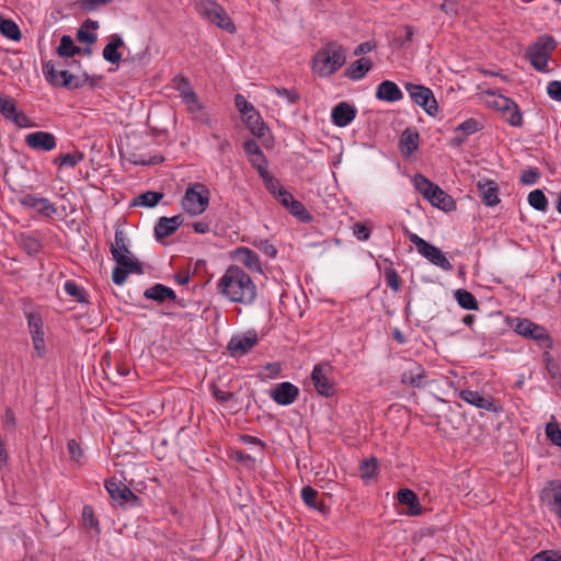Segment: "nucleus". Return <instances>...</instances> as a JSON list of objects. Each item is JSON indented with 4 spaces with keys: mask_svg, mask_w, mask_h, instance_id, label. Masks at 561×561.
Listing matches in <instances>:
<instances>
[{
    "mask_svg": "<svg viewBox=\"0 0 561 561\" xmlns=\"http://www.w3.org/2000/svg\"><path fill=\"white\" fill-rule=\"evenodd\" d=\"M360 478L365 481H369L377 476L378 465L375 458L365 460L360 465Z\"/></svg>",
    "mask_w": 561,
    "mask_h": 561,
    "instance_id": "a19ab883",
    "label": "nucleus"
},
{
    "mask_svg": "<svg viewBox=\"0 0 561 561\" xmlns=\"http://www.w3.org/2000/svg\"><path fill=\"white\" fill-rule=\"evenodd\" d=\"M506 115V121L515 127H519L523 124V116L522 113L518 110L517 104L514 102V108H510L504 112Z\"/></svg>",
    "mask_w": 561,
    "mask_h": 561,
    "instance_id": "603ef678",
    "label": "nucleus"
},
{
    "mask_svg": "<svg viewBox=\"0 0 561 561\" xmlns=\"http://www.w3.org/2000/svg\"><path fill=\"white\" fill-rule=\"evenodd\" d=\"M210 23L228 32L229 34H234L237 32L234 23L232 22V20L230 19V16L228 15L227 11L222 5L220 7L219 11L215 14Z\"/></svg>",
    "mask_w": 561,
    "mask_h": 561,
    "instance_id": "473e14b6",
    "label": "nucleus"
},
{
    "mask_svg": "<svg viewBox=\"0 0 561 561\" xmlns=\"http://www.w3.org/2000/svg\"><path fill=\"white\" fill-rule=\"evenodd\" d=\"M130 252L126 244V236L123 229H116L114 242L111 244V253L113 257Z\"/></svg>",
    "mask_w": 561,
    "mask_h": 561,
    "instance_id": "4c0bfd02",
    "label": "nucleus"
},
{
    "mask_svg": "<svg viewBox=\"0 0 561 561\" xmlns=\"http://www.w3.org/2000/svg\"><path fill=\"white\" fill-rule=\"evenodd\" d=\"M234 104L239 112L241 113V115H247L248 113L255 110L254 106L250 102H248L247 99L241 94H237L234 96Z\"/></svg>",
    "mask_w": 561,
    "mask_h": 561,
    "instance_id": "4d7b16f0",
    "label": "nucleus"
},
{
    "mask_svg": "<svg viewBox=\"0 0 561 561\" xmlns=\"http://www.w3.org/2000/svg\"><path fill=\"white\" fill-rule=\"evenodd\" d=\"M116 265L112 273L114 284L121 286L126 282L129 274H141L142 267L139 261L130 253L119 254L113 257Z\"/></svg>",
    "mask_w": 561,
    "mask_h": 561,
    "instance_id": "0eeeda50",
    "label": "nucleus"
},
{
    "mask_svg": "<svg viewBox=\"0 0 561 561\" xmlns=\"http://www.w3.org/2000/svg\"><path fill=\"white\" fill-rule=\"evenodd\" d=\"M400 380L405 386L422 388L427 383V376L421 364L410 362L408 367L402 371Z\"/></svg>",
    "mask_w": 561,
    "mask_h": 561,
    "instance_id": "a211bd4d",
    "label": "nucleus"
},
{
    "mask_svg": "<svg viewBox=\"0 0 561 561\" xmlns=\"http://www.w3.org/2000/svg\"><path fill=\"white\" fill-rule=\"evenodd\" d=\"M547 370L553 379H561V365L553 360L550 356L547 358Z\"/></svg>",
    "mask_w": 561,
    "mask_h": 561,
    "instance_id": "69168bd1",
    "label": "nucleus"
},
{
    "mask_svg": "<svg viewBox=\"0 0 561 561\" xmlns=\"http://www.w3.org/2000/svg\"><path fill=\"white\" fill-rule=\"evenodd\" d=\"M515 331L519 335L540 342L545 347H551L552 345L547 330L528 319L519 320L516 324Z\"/></svg>",
    "mask_w": 561,
    "mask_h": 561,
    "instance_id": "4468645a",
    "label": "nucleus"
},
{
    "mask_svg": "<svg viewBox=\"0 0 561 561\" xmlns=\"http://www.w3.org/2000/svg\"><path fill=\"white\" fill-rule=\"evenodd\" d=\"M16 112V104L13 98L0 92V113L8 119H11Z\"/></svg>",
    "mask_w": 561,
    "mask_h": 561,
    "instance_id": "ea45409f",
    "label": "nucleus"
},
{
    "mask_svg": "<svg viewBox=\"0 0 561 561\" xmlns=\"http://www.w3.org/2000/svg\"><path fill=\"white\" fill-rule=\"evenodd\" d=\"M49 83L56 87L78 89L83 84L79 77L72 76L68 70H57L53 62H47L43 68Z\"/></svg>",
    "mask_w": 561,
    "mask_h": 561,
    "instance_id": "1a4fd4ad",
    "label": "nucleus"
},
{
    "mask_svg": "<svg viewBox=\"0 0 561 561\" xmlns=\"http://www.w3.org/2000/svg\"><path fill=\"white\" fill-rule=\"evenodd\" d=\"M478 129H479V124L473 118H469V119L465 121L457 127V130L462 131L466 136H470V135L474 134L476 131H478Z\"/></svg>",
    "mask_w": 561,
    "mask_h": 561,
    "instance_id": "bf43d9fd",
    "label": "nucleus"
},
{
    "mask_svg": "<svg viewBox=\"0 0 561 561\" xmlns=\"http://www.w3.org/2000/svg\"><path fill=\"white\" fill-rule=\"evenodd\" d=\"M539 179V173L536 169H528L520 175V182L526 185H534Z\"/></svg>",
    "mask_w": 561,
    "mask_h": 561,
    "instance_id": "e2e57ef3",
    "label": "nucleus"
},
{
    "mask_svg": "<svg viewBox=\"0 0 561 561\" xmlns=\"http://www.w3.org/2000/svg\"><path fill=\"white\" fill-rule=\"evenodd\" d=\"M529 205L540 211H546L548 207V199L541 190L531 191L528 194Z\"/></svg>",
    "mask_w": 561,
    "mask_h": 561,
    "instance_id": "58836bf2",
    "label": "nucleus"
},
{
    "mask_svg": "<svg viewBox=\"0 0 561 561\" xmlns=\"http://www.w3.org/2000/svg\"><path fill=\"white\" fill-rule=\"evenodd\" d=\"M413 185L417 192H420L424 198L430 194L428 192L433 188L434 183L422 174H415L413 176Z\"/></svg>",
    "mask_w": 561,
    "mask_h": 561,
    "instance_id": "37998d69",
    "label": "nucleus"
},
{
    "mask_svg": "<svg viewBox=\"0 0 561 561\" xmlns=\"http://www.w3.org/2000/svg\"><path fill=\"white\" fill-rule=\"evenodd\" d=\"M144 297L162 304L167 300H174L176 298V294L172 288L163 284H154L144 291Z\"/></svg>",
    "mask_w": 561,
    "mask_h": 561,
    "instance_id": "a878e982",
    "label": "nucleus"
},
{
    "mask_svg": "<svg viewBox=\"0 0 561 561\" xmlns=\"http://www.w3.org/2000/svg\"><path fill=\"white\" fill-rule=\"evenodd\" d=\"M554 47L556 42L551 36L539 38L527 51L531 66L538 71H547L548 60Z\"/></svg>",
    "mask_w": 561,
    "mask_h": 561,
    "instance_id": "39448f33",
    "label": "nucleus"
},
{
    "mask_svg": "<svg viewBox=\"0 0 561 561\" xmlns=\"http://www.w3.org/2000/svg\"><path fill=\"white\" fill-rule=\"evenodd\" d=\"M66 294L72 297L76 301L83 302L84 294L83 289L75 280H66L64 285Z\"/></svg>",
    "mask_w": 561,
    "mask_h": 561,
    "instance_id": "c03bdc74",
    "label": "nucleus"
},
{
    "mask_svg": "<svg viewBox=\"0 0 561 561\" xmlns=\"http://www.w3.org/2000/svg\"><path fill=\"white\" fill-rule=\"evenodd\" d=\"M233 259L254 273H262V264L257 254L249 248H238L233 252Z\"/></svg>",
    "mask_w": 561,
    "mask_h": 561,
    "instance_id": "412c9836",
    "label": "nucleus"
},
{
    "mask_svg": "<svg viewBox=\"0 0 561 561\" xmlns=\"http://www.w3.org/2000/svg\"><path fill=\"white\" fill-rule=\"evenodd\" d=\"M259 342L255 331L234 334L228 342L227 350L233 357L248 354Z\"/></svg>",
    "mask_w": 561,
    "mask_h": 561,
    "instance_id": "9d476101",
    "label": "nucleus"
},
{
    "mask_svg": "<svg viewBox=\"0 0 561 561\" xmlns=\"http://www.w3.org/2000/svg\"><path fill=\"white\" fill-rule=\"evenodd\" d=\"M162 197V193L148 191L137 197L136 204L146 207H153L161 201Z\"/></svg>",
    "mask_w": 561,
    "mask_h": 561,
    "instance_id": "79ce46f5",
    "label": "nucleus"
},
{
    "mask_svg": "<svg viewBox=\"0 0 561 561\" xmlns=\"http://www.w3.org/2000/svg\"><path fill=\"white\" fill-rule=\"evenodd\" d=\"M430 194L425 197L433 206L440 208L445 211L455 209V201L444 192L438 185L434 184L433 188L428 192Z\"/></svg>",
    "mask_w": 561,
    "mask_h": 561,
    "instance_id": "5701e85b",
    "label": "nucleus"
},
{
    "mask_svg": "<svg viewBox=\"0 0 561 561\" xmlns=\"http://www.w3.org/2000/svg\"><path fill=\"white\" fill-rule=\"evenodd\" d=\"M250 163L253 168L256 169L257 173L261 175H266L267 172V161L263 152H259L255 156L249 158Z\"/></svg>",
    "mask_w": 561,
    "mask_h": 561,
    "instance_id": "49530a36",
    "label": "nucleus"
},
{
    "mask_svg": "<svg viewBox=\"0 0 561 561\" xmlns=\"http://www.w3.org/2000/svg\"><path fill=\"white\" fill-rule=\"evenodd\" d=\"M220 4L215 0H197L196 11L208 23L214 19L215 14L219 11Z\"/></svg>",
    "mask_w": 561,
    "mask_h": 561,
    "instance_id": "2f4dec72",
    "label": "nucleus"
},
{
    "mask_svg": "<svg viewBox=\"0 0 561 561\" xmlns=\"http://www.w3.org/2000/svg\"><path fill=\"white\" fill-rule=\"evenodd\" d=\"M405 90L412 101L428 115L435 116L438 113V104L431 89L422 84L407 83Z\"/></svg>",
    "mask_w": 561,
    "mask_h": 561,
    "instance_id": "6e6552de",
    "label": "nucleus"
},
{
    "mask_svg": "<svg viewBox=\"0 0 561 561\" xmlns=\"http://www.w3.org/2000/svg\"><path fill=\"white\" fill-rule=\"evenodd\" d=\"M409 240L415 245L417 252L424 256L433 265L440 267L444 271H451L453 264L446 257L445 253L440 249L425 241L416 233L407 231Z\"/></svg>",
    "mask_w": 561,
    "mask_h": 561,
    "instance_id": "20e7f679",
    "label": "nucleus"
},
{
    "mask_svg": "<svg viewBox=\"0 0 561 561\" xmlns=\"http://www.w3.org/2000/svg\"><path fill=\"white\" fill-rule=\"evenodd\" d=\"M210 202L209 188L201 182L187 184L181 199L182 209L191 216H198L205 213Z\"/></svg>",
    "mask_w": 561,
    "mask_h": 561,
    "instance_id": "7ed1b4c3",
    "label": "nucleus"
},
{
    "mask_svg": "<svg viewBox=\"0 0 561 561\" xmlns=\"http://www.w3.org/2000/svg\"><path fill=\"white\" fill-rule=\"evenodd\" d=\"M398 501L409 507L408 514L410 516H417L421 514V504L417 495L410 489H401L397 494Z\"/></svg>",
    "mask_w": 561,
    "mask_h": 561,
    "instance_id": "bb28decb",
    "label": "nucleus"
},
{
    "mask_svg": "<svg viewBox=\"0 0 561 561\" xmlns=\"http://www.w3.org/2000/svg\"><path fill=\"white\" fill-rule=\"evenodd\" d=\"M356 116V108L346 103L341 102L331 111V119L335 126L345 127L350 125Z\"/></svg>",
    "mask_w": 561,
    "mask_h": 561,
    "instance_id": "aec40b11",
    "label": "nucleus"
},
{
    "mask_svg": "<svg viewBox=\"0 0 561 561\" xmlns=\"http://www.w3.org/2000/svg\"><path fill=\"white\" fill-rule=\"evenodd\" d=\"M81 51V48L77 46L69 35H62L60 44L57 48V54L61 57H72Z\"/></svg>",
    "mask_w": 561,
    "mask_h": 561,
    "instance_id": "f704fd0d",
    "label": "nucleus"
},
{
    "mask_svg": "<svg viewBox=\"0 0 561 561\" xmlns=\"http://www.w3.org/2000/svg\"><path fill=\"white\" fill-rule=\"evenodd\" d=\"M68 453L70 459L76 462H80L81 458L83 457V451L80 445L75 439H70L68 442Z\"/></svg>",
    "mask_w": 561,
    "mask_h": 561,
    "instance_id": "13d9d810",
    "label": "nucleus"
},
{
    "mask_svg": "<svg viewBox=\"0 0 561 561\" xmlns=\"http://www.w3.org/2000/svg\"><path fill=\"white\" fill-rule=\"evenodd\" d=\"M123 45L124 42L122 37L119 35H113L103 49V58L111 64H118L122 59L118 48Z\"/></svg>",
    "mask_w": 561,
    "mask_h": 561,
    "instance_id": "c85d7f7f",
    "label": "nucleus"
},
{
    "mask_svg": "<svg viewBox=\"0 0 561 561\" xmlns=\"http://www.w3.org/2000/svg\"><path fill=\"white\" fill-rule=\"evenodd\" d=\"M84 156L82 152L73 151L65 154H60L54 158L53 163L61 168H75L78 163L83 160Z\"/></svg>",
    "mask_w": 561,
    "mask_h": 561,
    "instance_id": "72a5a7b5",
    "label": "nucleus"
},
{
    "mask_svg": "<svg viewBox=\"0 0 561 561\" xmlns=\"http://www.w3.org/2000/svg\"><path fill=\"white\" fill-rule=\"evenodd\" d=\"M353 233L358 240L365 241L369 239L370 230L365 225L357 222L354 225Z\"/></svg>",
    "mask_w": 561,
    "mask_h": 561,
    "instance_id": "774afa93",
    "label": "nucleus"
},
{
    "mask_svg": "<svg viewBox=\"0 0 561 561\" xmlns=\"http://www.w3.org/2000/svg\"><path fill=\"white\" fill-rule=\"evenodd\" d=\"M478 188L482 197V201L486 206L492 207L500 203L499 187L494 181L480 180L478 182Z\"/></svg>",
    "mask_w": 561,
    "mask_h": 561,
    "instance_id": "393cba45",
    "label": "nucleus"
},
{
    "mask_svg": "<svg viewBox=\"0 0 561 561\" xmlns=\"http://www.w3.org/2000/svg\"><path fill=\"white\" fill-rule=\"evenodd\" d=\"M19 204L26 209L35 210L38 215L44 217H53L57 213V208L54 203L46 197H41L34 194L20 196Z\"/></svg>",
    "mask_w": 561,
    "mask_h": 561,
    "instance_id": "ddd939ff",
    "label": "nucleus"
},
{
    "mask_svg": "<svg viewBox=\"0 0 561 561\" xmlns=\"http://www.w3.org/2000/svg\"><path fill=\"white\" fill-rule=\"evenodd\" d=\"M492 105L497 110V111H501V112H505L510 108H514V101L506 98V96H503V95H497L494 98V100L492 101Z\"/></svg>",
    "mask_w": 561,
    "mask_h": 561,
    "instance_id": "6e6d98bb",
    "label": "nucleus"
},
{
    "mask_svg": "<svg viewBox=\"0 0 561 561\" xmlns=\"http://www.w3.org/2000/svg\"><path fill=\"white\" fill-rule=\"evenodd\" d=\"M548 95L556 101H561V81H552L547 87Z\"/></svg>",
    "mask_w": 561,
    "mask_h": 561,
    "instance_id": "338daca9",
    "label": "nucleus"
},
{
    "mask_svg": "<svg viewBox=\"0 0 561 561\" xmlns=\"http://www.w3.org/2000/svg\"><path fill=\"white\" fill-rule=\"evenodd\" d=\"M28 332L32 339V345L37 357L43 358L46 355V342L44 321L42 316L36 311L25 313Z\"/></svg>",
    "mask_w": 561,
    "mask_h": 561,
    "instance_id": "423d86ee",
    "label": "nucleus"
},
{
    "mask_svg": "<svg viewBox=\"0 0 561 561\" xmlns=\"http://www.w3.org/2000/svg\"><path fill=\"white\" fill-rule=\"evenodd\" d=\"M10 121L21 128H30L35 126V124L32 123L24 113L15 112Z\"/></svg>",
    "mask_w": 561,
    "mask_h": 561,
    "instance_id": "680f3d73",
    "label": "nucleus"
},
{
    "mask_svg": "<svg viewBox=\"0 0 561 561\" xmlns=\"http://www.w3.org/2000/svg\"><path fill=\"white\" fill-rule=\"evenodd\" d=\"M331 367L328 364L316 365L311 373V380L320 396L331 397L334 393V385L330 379Z\"/></svg>",
    "mask_w": 561,
    "mask_h": 561,
    "instance_id": "2eb2a0df",
    "label": "nucleus"
},
{
    "mask_svg": "<svg viewBox=\"0 0 561 561\" xmlns=\"http://www.w3.org/2000/svg\"><path fill=\"white\" fill-rule=\"evenodd\" d=\"M299 394L297 386L289 381H283L277 383L270 393V397L278 405H290L293 404Z\"/></svg>",
    "mask_w": 561,
    "mask_h": 561,
    "instance_id": "f3484780",
    "label": "nucleus"
},
{
    "mask_svg": "<svg viewBox=\"0 0 561 561\" xmlns=\"http://www.w3.org/2000/svg\"><path fill=\"white\" fill-rule=\"evenodd\" d=\"M261 178L263 179L265 185H266V188L270 191L271 194H273L275 197H277L282 191H284L285 188L280 185L279 181L274 179L273 176L270 175L268 172H266V175H261Z\"/></svg>",
    "mask_w": 561,
    "mask_h": 561,
    "instance_id": "8fccbe9b",
    "label": "nucleus"
},
{
    "mask_svg": "<svg viewBox=\"0 0 561 561\" xmlns=\"http://www.w3.org/2000/svg\"><path fill=\"white\" fill-rule=\"evenodd\" d=\"M105 489L112 500L121 504L139 505V497L122 481H106Z\"/></svg>",
    "mask_w": 561,
    "mask_h": 561,
    "instance_id": "dca6fc26",
    "label": "nucleus"
},
{
    "mask_svg": "<svg viewBox=\"0 0 561 561\" xmlns=\"http://www.w3.org/2000/svg\"><path fill=\"white\" fill-rule=\"evenodd\" d=\"M458 305L466 310H477L479 308L476 297L466 289H458L455 293Z\"/></svg>",
    "mask_w": 561,
    "mask_h": 561,
    "instance_id": "c9c22d12",
    "label": "nucleus"
},
{
    "mask_svg": "<svg viewBox=\"0 0 561 561\" xmlns=\"http://www.w3.org/2000/svg\"><path fill=\"white\" fill-rule=\"evenodd\" d=\"M25 145L36 152H50L57 147V138L54 134L44 130L28 133L24 137Z\"/></svg>",
    "mask_w": 561,
    "mask_h": 561,
    "instance_id": "f8f14e48",
    "label": "nucleus"
},
{
    "mask_svg": "<svg viewBox=\"0 0 561 561\" xmlns=\"http://www.w3.org/2000/svg\"><path fill=\"white\" fill-rule=\"evenodd\" d=\"M373 62L368 58H360L351 64L347 69V77L352 80H360L370 70Z\"/></svg>",
    "mask_w": 561,
    "mask_h": 561,
    "instance_id": "7c9ffc66",
    "label": "nucleus"
},
{
    "mask_svg": "<svg viewBox=\"0 0 561 561\" xmlns=\"http://www.w3.org/2000/svg\"><path fill=\"white\" fill-rule=\"evenodd\" d=\"M82 520L85 527L99 530V522L94 517V512L91 506H84L82 508Z\"/></svg>",
    "mask_w": 561,
    "mask_h": 561,
    "instance_id": "5fc2aeb1",
    "label": "nucleus"
},
{
    "mask_svg": "<svg viewBox=\"0 0 561 561\" xmlns=\"http://www.w3.org/2000/svg\"><path fill=\"white\" fill-rule=\"evenodd\" d=\"M180 95L194 119L210 125V118L205 114L204 105L187 82L180 89Z\"/></svg>",
    "mask_w": 561,
    "mask_h": 561,
    "instance_id": "9b49d317",
    "label": "nucleus"
},
{
    "mask_svg": "<svg viewBox=\"0 0 561 561\" xmlns=\"http://www.w3.org/2000/svg\"><path fill=\"white\" fill-rule=\"evenodd\" d=\"M113 0H81L80 8L85 11H95L100 7L111 3Z\"/></svg>",
    "mask_w": 561,
    "mask_h": 561,
    "instance_id": "052dcab7",
    "label": "nucleus"
},
{
    "mask_svg": "<svg viewBox=\"0 0 561 561\" xmlns=\"http://www.w3.org/2000/svg\"><path fill=\"white\" fill-rule=\"evenodd\" d=\"M218 291L229 301L244 306L252 305L257 288L251 276L238 265H230L217 283Z\"/></svg>",
    "mask_w": 561,
    "mask_h": 561,
    "instance_id": "f257e3e1",
    "label": "nucleus"
},
{
    "mask_svg": "<svg viewBox=\"0 0 561 561\" xmlns=\"http://www.w3.org/2000/svg\"><path fill=\"white\" fill-rule=\"evenodd\" d=\"M271 92L277 94L278 96L285 99L288 104H294L298 101L299 95L295 90H289L285 88H272Z\"/></svg>",
    "mask_w": 561,
    "mask_h": 561,
    "instance_id": "3c124183",
    "label": "nucleus"
},
{
    "mask_svg": "<svg viewBox=\"0 0 561 561\" xmlns=\"http://www.w3.org/2000/svg\"><path fill=\"white\" fill-rule=\"evenodd\" d=\"M376 98L386 102H398L403 98L400 88L390 80H385L378 84L376 90Z\"/></svg>",
    "mask_w": 561,
    "mask_h": 561,
    "instance_id": "b1692460",
    "label": "nucleus"
},
{
    "mask_svg": "<svg viewBox=\"0 0 561 561\" xmlns=\"http://www.w3.org/2000/svg\"><path fill=\"white\" fill-rule=\"evenodd\" d=\"M317 496L318 492L313 488L309 485L302 488L301 499L305 502V504L308 505L309 507L314 510L318 508Z\"/></svg>",
    "mask_w": 561,
    "mask_h": 561,
    "instance_id": "09e8293b",
    "label": "nucleus"
},
{
    "mask_svg": "<svg viewBox=\"0 0 561 561\" xmlns=\"http://www.w3.org/2000/svg\"><path fill=\"white\" fill-rule=\"evenodd\" d=\"M459 397L468 404L478 409L493 412L497 411L494 400L490 396H484L482 392L465 389L460 391Z\"/></svg>",
    "mask_w": 561,
    "mask_h": 561,
    "instance_id": "6ab92c4d",
    "label": "nucleus"
},
{
    "mask_svg": "<svg viewBox=\"0 0 561 561\" xmlns=\"http://www.w3.org/2000/svg\"><path fill=\"white\" fill-rule=\"evenodd\" d=\"M182 216L161 217L154 226V234L158 240H162L174 233L182 225Z\"/></svg>",
    "mask_w": 561,
    "mask_h": 561,
    "instance_id": "4be33fe9",
    "label": "nucleus"
},
{
    "mask_svg": "<svg viewBox=\"0 0 561 561\" xmlns=\"http://www.w3.org/2000/svg\"><path fill=\"white\" fill-rule=\"evenodd\" d=\"M530 561H561V556L554 551H541L535 554Z\"/></svg>",
    "mask_w": 561,
    "mask_h": 561,
    "instance_id": "0e129e2a",
    "label": "nucleus"
},
{
    "mask_svg": "<svg viewBox=\"0 0 561 561\" xmlns=\"http://www.w3.org/2000/svg\"><path fill=\"white\" fill-rule=\"evenodd\" d=\"M242 118L254 136L263 137L265 135L266 126L256 110L248 113L247 115H242Z\"/></svg>",
    "mask_w": 561,
    "mask_h": 561,
    "instance_id": "c756f323",
    "label": "nucleus"
},
{
    "mask_svg": "<svg viewBox=\"0 0 561 561\" xmlns=\"http://www.w3.org/2000/svg\"><path fill=\"white\" fill-rule=\"evenodd\" d=\"M420 135L416 130L405 129L400 137V149L403 156L412 154L419 147Z\"/></svg>",
    "mask_w": 561,
    "mask_h": 561,
    "instance_id": "cd10ccee",
    "label": "nucleus"
},
{
    "mask_svg": "<svg viewBox=\"0 0 561 561\" xmlns=\"http://www.w3.org/2000/svg\"><path fill=\"white\" fill-rule=\"evenodd\" d=\"M289 211L297 218L306 221L310 219V216L306 209V207L299 201L291 202V205L288 207Z\"/></svg>",
    "mask_w": 561,
    "mask_h": 561,
    "instance_id": "864d4df0",
    "label": "nucleus"
},
{
    "mask_svg": "<svg viewBox=\"0 0 561 561\" xmlns=\"http://www.w3.org/2000/svg\"><path fill=\"white\" fill-rule=\"evenodd\" d=\"M345 59L346 56L343 47L331 43L317 53L313 58L312 69L320 77H329L344 65Z\"/></svg>",
    "mask_w": 561,
    "mask_h": 561,
    "instance_id": "f03ea898",
    "label": "nucleus"
},
{
    "mask_svg": "<svg viewBox=\"0 0 561 561\" xmlns=\"http://www.w3.org/2000/svg\"><path fill=\"white\" fill-rule=\"evenodd\" d=\"M0 33L12 41H19L21 38V32L19 26L9 19L0 16Z\"/></svg>",
    "mask_w": 561,
    "mask_h": 561,
    "instance_id": "e433bc0d",
    "label": "nucleus"
},
{
    "mask_svg": "<svg viewBox=\"0 0 561 561\" xmlns=\"http://www.w3.org/2000/svg\"><path fill=\"white\" fill-rule=\"evenodd\" d=\"M546 435L554 445L561 447V430L558 423H548L546 425Z\"/></svg>",
    "mask_w": 561,
    "mask_h": 561,
    "instance_id": "de8ad7c7",
    "label": "nucleus"
},
{
    "mask_svg": "<svg viewBox=\"0 0 561 561\" xmlns=\"http://www.w3.org/2000/svg\"><path fill=\"white\" fill-rule=\"evenodd\" d=\"M253 245L271 259L277 255V249L266 239L255 240L253 241Z\"/></svg>",
    "mask_w": 561,
    "mask_h": 561,
    "instance_id": "a18cd8bd",
    "label": "nucleus"
}]
</instances>
